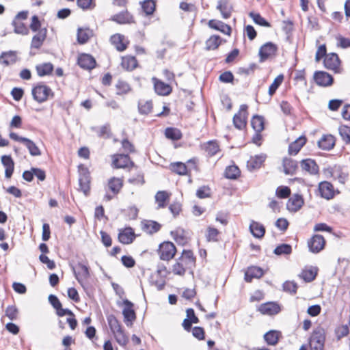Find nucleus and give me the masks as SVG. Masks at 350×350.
Instances as JSON below:
<instances>
[{"instance_id":"nucleus-56","label":"nucleus","mask_w":350,"mask_h":350,"mask_svg":"<svg viewBox=\"0 0 350 350\" xmlns=\"http://www.w3.org/2000/svg\"><path fill=\"white\" fill-rule=\"evenodd\" d=\"M152 109V103L151 101H139L138 103V110L139 113L143 115L148 114Z\"/></svg>"},{"instance_id":"nucleus-40","label":"nucleus","mask_w":350,"mask_h":350,"mask_svg":"<svg viewBox=\"0 0 350 350\" xmlns=\"http://www.w3.org/2000/svg\"><path fill=\"white\" fill-rule=\"evenodd\" d=\"M221 43V39L219 36H211L206 41V50L211 51L215 50L219 47Z\"/></svg>"},{"instance_id":"nucleus-30","label":"nucleus","mask_w":350,"mask_h":350,"mask_svg":"<svg viewBox=\"0 0 350 350\" xmlns=\"http://www.w3.org/2000/svg\"><path fill=\"white\" fill-rule=\"evenodd\" d=\"M335 145L334 137L332 135H326L318 142L319 147L325 150H329L334 148Z\"/></svg>"},{"instance_id":"nucleus-47","label":"nucleus","mask_w":350,"mask_h":350,"mask_svg":"<svg viewBox=\"0 0 350 350\" xmlns=\"http://www.w3.org/2000/svg\"><path fill=\"white\" fill-rule=\"evenodd\" d=\"M14 31L16 33L27 35L29 33V29L27 26L21 21L14 19L12 21Z\"/></svg>"},{"instance_id":"nucleus-24","label":"nucleus","mask_w":350,"mask_h":350,"mask_svg":"<svg viewBox=\"0 0 350 350\" xmlns=\"http://www.w3.org/2000/svg\"><path fill=\"white\" fill-rule=\"evenodd\" d=\"M284 172L287 175H294L298 168V163L291 158H284L282 161Z\"/></svg>"},{"instance_id":"nucleus-55","label":"nucleus","mask_w":350,"mask_h":350,"mask_svg":"<svg viewBox=\"0 0 350 350\" xmlns=\"http://www.w3.org/2000/svg\"><path fill=\"white\" fill-rule=\"evenodd\" d=\"M187 269L190 268L186 267L184 262L179 260L178 258L176 262L173 265L172 271L175 275H183Z\"/></svg>"},{"instance_id":"nucleus-39","label":"nucleus","mask_w":350,"mask_h":350,"mask_svg":"<svg viewBox=\"0 0 350 350\" xmlns=\"http://www.w3.org/2000/svg\"><path fill=\"white\" fill-rule=\"evenodd\" d=\"M122 180L120 178L113 177L109 180L108 187L110 191L116 195L119 193L122 187Z\"/></svg>"},{"instance_id":"nucleus-34","label":"nucleus","mask_w":350,"mask_h":350,"mask_svg":"<svg viewBox=\"0 0 350 350\" xmlns=\"http://www.w3.org/2000/svg\"><path fill=\"white\" fill-rule=\"evenodd\" d=\"M250 230L254 237L262 238L265 233V228L261 224L252 221L250 225Z\"/></svg>"},{"instance_id":"nucleus-62","label":"nucleus","mask_w":350,"mask_h":350,"mask_svg":"<svg viewBox=\"0 0 350 350\" xmlns=\"http://www.w3.org/2000/svg\"><path fill=\"white\" fill-rule=\"evenodd\" d=\"M116 86L118 94H126L131 90L129 85L123 81H118Z\"/></svg>"},{"instance_id":"nucleus-57","label":"nucleus","mask_w":350,"mask_h":350,"mask_svg":"<svg viewBox=\"0 0 350 350\" xmlns=\"http://www.w3.org/2000/svg\"><path fill=\"white\" fill-rule=\"evenodd\" d=\"M291 252H292L291 245L286 244V243H283V244L279 245L278 246H277L275 248V250L273 251V253L278 256H280L282 254L288 255V254H291Z\"/></svg>"},{"instance_id":"nucleus-50","label":"nucleus","mask_w":350,"mask_h":350,"mask_svg":"<svg viewBox=\"0 0 350 350\" xmlns=\"http://www.w3.org/2000/svg\"><path fill=\"white\" fill-rule=\"evenodd\" d=\"M156 3L154 0H144L142 3V8L146 15H151L154 13Z\"/></svg>"},{"instance_id":"nucleus-22","label":"nucleus","mask_w":350,"mask_h":350,"mask_svg":"<svg viewBox=\"0 0 350 350\" xmlns=\"http://www.w3.org/2000/svg\"><path fill=\"white\" fill-rule=\"evenodd\" d=\"M154 88L156 93L161 96L169 95L172 92V88L170 85L165 83L164 82L153 78Z\"/></svg>"},{"instance_id":"nucleus-8","label":"nucleus","mask_w":350,"mask_h":350,"mask_svg":"<svg viewBox=\"0 0 350 350\" xmlns=\"http://www.w3.org/2000/svg\"><path fill=\"white\" fill-rule=\"evenodd\" d=\"M122 304L124 305V308L122 310L124 321L127 326L131 325L136 319V314L133 310V304L127 299H124Z\"/></svg>"},{"instance_id":"nucleus-18","label":"nucleus","mask_w":350,"mask_h":350,"mask_svg":"<svg viewBox=\"0 0 350 350\" xmlns=\"http://www.w3.org/2000/svg\"><path fill=\"white\" fill-rule=\"evenodd\" d=\"M217 9L220 12L223 18L228 19L231 16L233 7L230 0H219Z\"/></svg>"},{"instance_id":"nucleus-43","label":"nucleus","mask_w":350,"mask_h":350,"mask_svg":"<svg viewBox=\"0 0 350 350\" xmlns=\"http://www.w3.org/2000/svg\"><path fill=\"white\" fill-rule=\"evenodd\" d=\"M280 334L278 331H269L264 335V339L269 345H275L278 342Z\"/></svg>"},{"instance_id":"nucleus-11","label":"nucleus","mask_w":350,"mask_h":350,"mask_svg":"<svg viewBox=\"0 0 350 350\" xmlns=\"http://www.w3.org/2000/svg\"><path fill=\"white\" fill-rule=\"evenodd\" d=\"M77 64L81 68L90 70L95 68L96 62L91 55L82 53L78 57Z\"/></svg>"},{"instance_id":"nucleus-45","label":"nucleus","mask_w":350,"mask_h":350,"mask_svg":"<svg viewBox=\"0 0 350 350\" xmlns=\"http://www.w3.org/2000/svg\"><path fill=\"white\" fill-rule=\"evenodd\" d=\"M219 231L212 226H208L206 232V239L208 242H217L218 241V237L219 235Z\"/></svg>"},{"instance_id":"nucleus-25","label":"nucleus","mask_w":350,"mask_h":350,"mask_svg":"<svg viewBox=\"0 0 350 350\" xmlns=\"http://www.w3.org/2000/svg\"><path fill=\"white\" fill-rule=\"evenodd\" d=\"M1 163L5 167V176L7 178H10L14 170V163L11 156L10 155H3L1 158Z\"/></svg>"},{"instance_id":"nucleus-3","label":"nucleus","mask_w":350,"mask_h":350,"mask_svg":"<svg viewBox=\"0 0 350 350\" xmlns=\"http://www.w3.org/2000/svg\"><path fill=\"white\" fill-rule=\"evenodd\" d=\"M325 340V330L321 327L317 328L310 338V350H323Z\"/></svg>"},{"instance_id":"nucleus-12","label":"nucleus","mask_w":350,"mask_h":350,"mask_svg":"<svg viewBox=\"0 0 350 350\" xmlns=\"http://www.w3.org/2000/svg\"><path fill=\"white\" fill-rule=\"evenodd\" d=\"M258 310L264 315L272 316L278 314L280 306L275 302H267L259 306Z\"/></svg>"},{"instance_id":"nucleus-1","label":"nucleus","mask_w":350,"mask_h":350,"mask_svg":"<svg viewBox=\"0 0 350 350\" xmlns=\"http://www.w3.org/2000/svg\"><path fill=\"white\" fill-rule=\"evenodd\" d=\"M107 320L116 342L121 346H125L128 343L129 339L119 321L113 314L108 315Z\"/></svg>"},{"instance_id":"nucleus-9","label":"nucleus","mask_w":350,"mask_h":350,"mask_svg":"<svg viewBox=\"0 0 350 350\" xmlns=\"http://www.w3.org/2000/svg\"><path fill=\"white\" fill-rule=\"evenodd\" d=\"M325 240L321 234H314L308 241V246L310 252L317 254L323 250Z\"/></svg>"},{"instance_id":"nucleus-54","label":"nucleus","mask_w":350,"mask_h":350,"mask_svg":"<svg viewBox=\"0 0 350 350\" xmlns=\"http://www.w3.org/2000/svg\"><path fill=\"white\" fill-rule=\"evenodd\" d=\"M250 18H252L256 24H258L262 27H270L271 24L267 21L261 15L258 13L250 12L249 14Z\"/></svg>"},{"instance_id":"nucleus-20","label":"nucleus","mask_w":350,"mask_h":350,"mask_svg":"<svg viewBox=\"0 0 350 350\" xmlns=\"http://www.w3.org/2000/svg\"><path fill=\"white\" fill-rule=\"evenodd\" d=\"M319 191L322 198L329 200L334 196L333 185L327 181H323L319 185Z\"/></svg>"},{"instance_id":"nucleus-48","label":"nucleus","mask_w":350,"mask_h":350,"mask_svg":"<svg viewBox=\"0 0 350 350\" xmlns=\"http://www.w3.org/2000/svg\"><path fill=\"white\" fill-rule=\"evenodd\" d=\"M170 170L179 175H185L188 172L187 166L182 162L171 163Z\"/></svg>"},{"instance_id":"nucleus-10","label":"nucleus","mask_w":350,"mask_h":350,"mask_svg":"<svg viewBox=\"0 0 350 350\" xmlns=\"http://www.w3.org/2000/svg\"><path fill=\"white\" fill-rule=\"evenodd\" d=\"M278 51V46L275 44L268 42L264 44L259 50L260 61L265 62L272 55H275Z\"/></svg>"},{"instance_id":"nucleus-60","label":"nucleus","mask_w":350,"mask_h":350,"mask_svg":"<svg viewBox=\"0 0 350 350\" xmlns=\"http://www.w3.org/2000/svg\"><path fill=\"white\" fill-rule=\"evenodd\" d=\"M5 314L10 320L14 321L17 319L18 315V310L16 306L11 305L8 306L5 311Z\"/></svg>"},{"instance_id":"nucleus-33","label":"nucleus","mask_w":350,"mask_h":350,"mask_svg":"<svg viewBox=\"0 0 350 350\" xmlns=\"http://www.w3.org/2000/svg\"><path fill=\"white\" fill-rule=\"evenodd\" d=\"M111 20L119 24L134 23L133 16L127 11L122 12L119 14L113 15L111 17Z\"/></svg>"},{"instance_id":"nucleus-42","label":"nucleus","mask_w":350,"mask_h":350,"mask_svg":"<svg viewBox=\"0 0 350 350\" xmlns=\"http://www.w3.org/2000/svg\"><path fill=\"white\" fill-rule=\"evenodd\" d=\"M241 171L239 168L235 165L228 166L226 168L224 172V175L226 178L232 180L237 179L238 177H239Z\"/></svg>"},{"instance_id":"nucleus-59","label":"nucleus","mask_w":350,"mask_h":350,"mask_svg":"<svg viewBox=\"0 0 350 350\" xmlns=\"http://www.w3.org/2000/svg\"><path fill=\"white\" fill-rule=\"evenodd\" d=\"M339 134L342 138V139L346 143H350V127L341 125L338 128Z\"/></svg>"},{"instance_id":"nucleus-63","label":"nucleus","mask_w":350,"mask_h":350,"mask_svg":"<svg viewBox=\"0 0 350 350\" xmlns=\"http://www.w3.org/2000/svg\"><path fill=\"white\" fill-rule=\"evenodd\" d=\"M211 196V189L208 186H202L196 191V196L198 198L204 199Z\"/></svg>"},{"instance_id":"nucleus-38","label":"nucleus","mask_w":350,"mask_h":350,"mask_svg":"<svg viewBox=\"0 0 350 350\" xmlns=\"http://www.w3.org/2000/svg\"><path fill=\"white\" fill-rule=\"evenodd\" d=\"M161 228V225L157 221L149 220L143 224L142 229L148 234H153L158 232Z\"/></svg>"},{"instance_id":"nucleus-26","label":"nucleus","mask_w":350,"mask_h":350,"mask_svg":"<svg viewBox=\"0 0 350 350\" xmlns=\"http://www.w3.org/2000/svg\"><path fill=\"white\" fill-rule=\"evenodd\" d=\"M263 274L264 271L260 267L252 266L248 267L247 270L246 271L245 273V280L247 282H251L252 279L260 278L263 275Z\"/></svg>"},{"instance_id":"nucleus-15","label":"nucleus","mask_w":350,"mask_h":350,"mask_svg":"<svg viewBox=\"0 0 350 350\" xmlns=\"http://www.w3.org/2000/svg\"><path fill=\"white\" fill-rule=\"evenodd\" d=\"M301 170L310 175H316L319 173V166L314 160L312 159H303L300 162Z\"/></svg>"},{"instance_id":"nucleus-23","label":"nucleus","mask_w":350,"mask_h":350,"mask_svg":"<svg viewBox=\"0 0 350 350\" xmlns=\"http://www.w3.org/2000/svg\"><path fill=\"white\" fill-rule=\"evenodd\" d=\"M340 59L336 53H330L324 59V66L329 70H335L339 68Z\"/></svg>"},{"instance_id":"nucleus-36","label":"nucleus","mask_w":350,"mask_h":350,"mask_svg":"<svg viewBox=\"0 0 350 350\" xmlns=\"http://www.w3.org/2000/svg\"><path fill=\"white\" fill-rule=\"evenodd\" d=\"M317 275V269L315 267H311L308 269H303L299 276L306 282L313 281Z\"/></svg>"},{"instance_id":"nucleus-46","label":"nucleus","mask_w":350,"mask_h":350,"mask_svg":"<svg viewBox=\"0 0 350 350\" xmlns=\"http://www.w3.org/2000/svg\"><path fill=\"white\" fill-rule=\"evenodd\" d=\"M251 124L255 132H261L264 129V118L261 116H254L252 120Z\"/></svg>"},{"instance_id":"nucleus-58","label":"nucleus","mask_w":350,"mask_h":350,"mask_svg":"<svg viewBox=\"0 0 350 350\" xmlns=\"http://www.w3.org/2000/svg\"><path fill=\"white\" fill-rule=\"evenodd\" d=\"M284 80V75H279L273 81V82L271 84L269 88V94L271 96H273L277 89L280 87Z\"/></svg>"},{"instance_id":"nucleus-28","label":"nucleus","mask_w":350,"mask_h":350,"mask_svg":"<svg viewBox=\"0 0 350 350\" xmlns=\"http://www.w3.org/2000/svg\"><path fill=\"white\" fill-rule=\"evenodd\" d=\"M266 159L265 154L256 155L252 157L247 163V167L250 171H253L260 167Z\"/></svg>"},{"instance_id":"nucleus-29","label":"nucleus","mask_w":350,"mask_h":350,"mask_svg":"<svg viewBox=\"0 0 350 350\" xmlns=\"http://www.w3.org/2000/svg\"><path fill=\"white\" fill-rule=\"evenodd\" d=\"M208 25L210 28L220 31L226 35L231 33V27L221 21L212 19L208 21Z\"/></svg>"},{"instance_id":"nucleus-19","label":"nucleus","mask_w":350,"mask_h":350,"mask_svg":"<svg viewBox=\"0 0 350 350\" xmlns=\"http://www.w3.org/2000/svg\"><path fill=\"white\" fill-rule=\"evenodd\" d=\"M47 36V29L43 27L40 29L32 38L31 42V49H39L42 46L44 41Z\"/></svg>"},{"instance_id":"nucleus-14","label":"nucleus","mask_w":350,"mask_h":350,"mask_svg":"<svg viewBox=\"0 0 350 350\" xmlns=\"http://www.w3.org/2000/svg\"><path fill=\"white\" fill-rule=\"evenodd\" d=\"M113 165L116 168H126L134 166V163L128 154H119L113 156Z\"/></svg>"},{"instance_id":"nucleus-21","label":"nucleus","mask_w":350,"mask_h":350,"mask_svg":"<svg viewBox=\"0 0 350 350\" xmlns=\"http://www.w3.org/2000/svg\"><path fill=\"white\" fill-rule=\"evenodd\" d=\"M110 42L118 51H124L126 50L129 44V41H125L124 36L120 33H116L111 36Z\"/></svg>"},{"instance_id":"nucleus-52","label":"nucleus","mask_w":350,"mask_h":350,"mask_svg":"<svg viewBox=\"0 0 350 350\" xmlns=\"http://www.w3.org/2000/svg\"><path fill=\"white\" fill-rule=\"evenodd\" d=\"M165 137L172 140H178L182 137V133L178 129L167 128L165 131Z\"/></svg>"},{"instance_id":"nucleus-16","label":"nucleus","mask_w":350,"mask_h":350,"mask_svg":"<svg viewBox=\"0 0 350 350\" xmlns=\"http://www.w3.org/2000/svg\"><path fill=\"white\" fill-rule=\"evenodd\" d=\"M304 200L299 194H293L286 203V208L291 212L298 211L304 205Z\"/></svg>"},{"instance_id":"nucleus-17","label":"nucleus","mask_w":350,"mask_h":350,"mask_svg":"<svg viewBox=\"0 0 350 350\" xmlns=\"http://www.w3.org/2000/svg\"><path fill=\"white\" fill-rule=\"evenodd\" d=\"M135 239V234L132 228L127 227L120 230L118 233V240L122 244H130Z\"/></svg>"},{"instance_id":"nucleus-13","label":"nucleus","mask_w":350,"mask_h":350,"mask_svg":"<svg viewBox=\"0 0 350 350\" xmlns=\"http://www.w3.org/2000/svg\"><path fill=\"white\" fill-rule=\"evenodd\" d=\"M314 79L319 86H329L333 83L332 76L324 71H317L314 74Z\"/></svg>"},{"instance_id":"nucleus-61","label":"nucleus","mask_w":350,"mask_h":350,"mask_svg":"<svg viewBox=\"0 0 350 350\" xmlns=\"http://www.w3.org/2000/svg\"><path fill=\"white\" fill-rule=\"evenodd\" d=\"M275 195L281 199L287 198L291 195V189L287 186H280L276 189Z\"/></svg>"},{"instance_id":"nucleus-6","label":"nucleus","mask_w":350,"mask_h":350,"mask_svg":"<svg viewBox=\"0 0 350 350\" xmlns=\"http://www.w3.org/2000/svg\"><path fill=\"white\" fill-rule=\"evenodd\" d=\"M72 269L75 278L83 286L84 280L90 276L89 267L82 262H78L75 267L72 266Z\"/></svg>"},{"instance_id":"nucleus-37","label":"nucleus","mask_w":350,"mask_h":350,"mask_svg":"<svg viewBox=\"0 0 350 350\" xmlns=\"http://www.w3.org/2000/svg\"><path fill=\"white\" fill-rule=\"evenodd\" d=\"M36 68L38 75L40 77H44L51 74L52 71L53 70V65L49 62L44 63L37 65Z\"/></svg>"},{"instance_id":"nucleus-64","label":"nucleus","mask_w":350,"mask_h":350,"mask_svg":"<svg viewBox=\"0 0 350 350\" xmlns=\"http://www.w3.org/2000/svg\"><path fill=\"white\" fill-rule=\"evenodd\" d=\"M283 289L286 292L295 294L297 292V285L295 282L286 281L283 284Z\"/></svg>"},{"instance_id":"nucleus-44","label":"nucleus","mask_w":350,"mask_h":350,"mask_svg":"<svg viewBox=\"0 0 350 350\" xmlns=\"http://www.w3.org/2000/svg\"><path fill=\"white\" fill-rule=\"evenodd\" d=\"M92 36V31L87 29L79 28L77 31V41L80 44H85Z\"/></svg>"},{"instance_id":"nucleus-35","label":"nucleus","mask_w":350,"mask_h":350,"mask_svg":"<svg viewBox=\"0 0 350 350\" xmlns=\"http://www.w3.org/2000/svg\"><path fill=\"white\" fill-rule=\"evenodd\" d=\"M179 260L183 261L186 267L191 268L195 265L196 258L191 250H184L179 257Z\"/></svg>"},{"instance_id":"nucleus-27","label":"nucleus","mask_w":350,"mask_h":350,"mask_svg":"<svg viewBox=\"0 0 350 350\" xmlns=\"http://www.w3.org/2000/svg\"><path fill=\"white\" fill-rule=\"evenodd\" d=\"M171 235L179 245H185L187 243V232L182 228H177L174 230L171 231Z\"/></svg>"},{"instance_id":"nucleus-5","label":"nucleus","mask_w":350,"mask_h":350,"mask_svg":"<svg viewBox=\"0 0 350 350\" xmlns=\"http://www.w3.org/2000/svg\"><path fill=\"white\" fill-rule=\"evenodd\" d=\"M176 252V247L170 241H165L159 245L158 253L160 258L163 260L168 261L172 259Z\"/></svg>"},{"instance_id":"nucleus-31","label":"nucleus","mask_w":350,"mask_h":350,"mask_svg":"<svg viewBox=\"0 0 350 350\" xmlns=\"http://www.w3.org/2000/svg\"><path fill=\"white\" fill-rule=\"evenodd\" d=\"M306 143V138L304 136H301L297 138L295 141L290 144L288 146V153L291 155L297 154L301 148L305 145Z\"/></svg>"},{"instance_id":"nucleus-41","label":"nucleus","mask_w":350,"mask_h":350,"mask_svg":"<svg viewBox=\"0 0 350 350\" xmlns=\"http://www.w3.org/2000/svg\"><path fill=\"white\" fill-rule=\"evenodd\" d=\"M23 144L28 149L29 154L31 156L37 157L40 156L42 154L41 150L36 146V144L30 139L26 138Z\"/></svg>"},{"instance_id":"nucleus-7","label":"nucleus","mask_w":350,"mask_h":350,"mask_svg":"<svg viewBox=\"0 0 350 350\" xmlns=\"http://www.w3.org/2000/svg\"><path fill=\"white\" fill-rule=\"evenodd\" d=\"M247 105H241L240 106L239 111L237 113L234 114L233 117V124L234 126L241 130L245 127L247 118Z\"/></svg>"},{"instance_id":"nucleus-32","label":"nucleus","mask_w":350,"mask_h":350,"mask_svg":"<svg viewBox=\"0 0 350 350\" xmlns=\"http://www.w3.org/2000/svg\"><path fill=\"white\" fill-rule=\"evenodd\" d=\"M121 66L124 70L132 71L138 66V63L134 56L126 55L122 57Z\"/></svg>"},{"instance_id":"nucleus-49","label":"nucleus","mask_w":350,"mask_h":350,"mask_svg":"<svg viewBox=\"0 0 350 350\" xmlns=\"http://www.w3.org/2000/svg\"><path fill=\"white\" fill-rule=\"evenodd\" d=\"M16 59V55L15 53L10 51L8 53H3L0 56L1 63L8 66L15 63Z\"/></svg>"},{"instance_id":"nucleus-2","label":"nucleus","mask_w":350,"mask_h":350,"mask_svg":"<svg viewBox=\"0 0 350 350\" xmlns=\"http://www.w3.org/2000/svg\"><path fill=\"white\" fill-rule=\"evenodd\" d=\"M33 98L39 103L46 101L49 97H53L52 90L43 83H38L31 90Z\"/></svg>"},{"instance_id":"nucleus-51","label":"nucleus","mask_w":350,"mask_h":350,"mask_svg":"<svg viewBox=\"0 0 350 350\" xmlns=\"http://www.w3.org/2000/svg\"><path fill=\"white\" fill-rule=\"evenodd\" d=\"M169 198V193L165 191H159L155 195V200L158 203V208L165 206V201Z\"/></svg>"},{"instance_id":"nucleus-53","label":"nucleus","mask_w":350,"mask_h":350,"mask_svg":"<svg viewBox=\"0 0 350 350\" xmlns=\"http://www.w3.org/2000/svg\"><path fill=\"white\" fill-rule=\"evenodd\" d=\"M327 172H328L334 178H338L340 183H345V175L340 173L339 167L335 166L334 167H329L327 170Z\"/></svg>"},{"instance_id":"nucleus-4","label":"nucleus","mask_w":350,"mask_h":350,"mask_svg":"<svg viewBox=\"0 0 350 350\" xmlns=\"http://www.w3.org/2000/svg\"><path fill=\"white\" fill-rule=\"evenodd\" d=\"M79 185L80 190L85 196L90 194V175L88 168L80 165L79 167Z\"/></svg>"}]
</instances>
